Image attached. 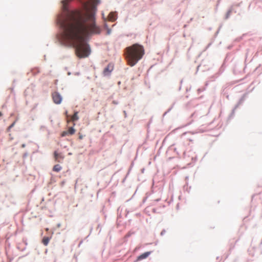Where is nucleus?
I'll return each instance as SVG.
<instances>
[{
  "mask_svg": "<svg viewBox=\"0 0 262 262\" xmlns=\"http://www.w3.org/2000/svg\"><path fill=\"white\" fill-rule=\"evenodd\" d=\"M52 96L53 100L55 103L57 104L61 103L62 97L59 93L55 92L52 93Z\"/></svg>",
  "mask_w": 262,
  "mask_h": 262,
  "instance_id": "f03ea898",
  "label": "nucleus"
},
{
  "mask_svg": "<svg viewBox=\"0 0 262 262\" xmlns=\"http://www.w3.org/2000/svg\"><path fill=\"white\" fill-rule=\"evenodd\" d=\"M61 166L59 164H56L53 167V170L56 172H59L61 169Z\"/></svg>",
  "mask_w": 262,
  "mask_h": 262,
  "instance_id": "6e6552de",
  "label": "nucleus"
},
{
  "mask_svg": "<svg viewBox=\"0 0 262 262\" xmlns=\"http://www.w3.org/2000/svg\"><path fill=\"white\" fill-rule=\"evenodd\" d=\"M50 238L48 237H44L42 239V243L45 245L47 246Z\"/></svg>",
  "mask_w": 262,
  "mask_h": 262,
  "instance_id": "9d476101",
  "label": "nucleus"
},
{
  "mask_svg": "<svg viewBox=\"0 0 262 262\" xmlns=\"http://www.w3.org/2000/svg\"><path fill=\"white\" fill-rule=\"evenodd\" d=\"M15 124V122H13L12 124H11L7 128V131L8 132H10V129H11L12 127H13L14 126Z\"/></svg>",
  "mask_w": 262,
  "mask_h": 262,
  "instance_id": "9b49d317",
  "label": "nucleus"
},
{
  "mask_svg": "<svg viewBox=\"0 0 262 262\" xmlns=\"http://www.w3.org/2000/svg\"><path fill=\"white\" fill-rule=\"evenodd\" d=\"M79 119V117L78 116V112H76L74 114V115L71 117V120L72 121H75Z\"/></svg>",
  "mask_w": 262,
  "mask_h": 262,
  "instance_id": "0eeeda50",
  "label": "nucleus"
},
{
  "mask_svg": "<svg viewBox=\"0 0 262 262\" xmlns=\"http://www.w3.org/2000/svg\"><path fill=\"white\" fill-rule=\"evenodd\" d=\"M116 18L117 14L116 12H111L108 16V20L111 21H114Z\"/></svg>",
  "mask_w": 262,
  "mask_h": 262,
  "instance_id": "423d86ee",
  "label": "nucleus"
},
{
  "mask_svg": "<svg viewBox=\"0 0 262 262\" xmlns=\"http://www.w3.org/2000/svg\"><path fill=\"white\" fill-rule=\"evenodd\" d=\"M82 138H83V136L82 135L79 134V139L80 140H81V139H82Z\"/></svg>",
  "mask_w": 262,
  "mask_h": 262,
  "instance_id": "ddd939ff",
  "label": "nucleus"
},
{
  "mask_svg": "<svg viewBox=\"0 0 262 262\" xmlns=\"http://www.w3.org/2000/svg\"><path fill=\"white\" fill-rule=\"evenodd\" d=\"M54 158L55 160L58 162H60L61 160H63L64 157L60 153H58L56 151H55L54 153Z\"/></svg>",
  "mask_w": 262,
  "mask_h": 262,
  "instance_id": "20e7f679",
  "label": "nucleus"
},
{
  "mask_svg": "<svg viewBox=\"0 0 262 262\" xmlns=\"http://www.w3.org/2000/svg\"><path fill=\"white\" fill-rule=\"evenodd\" d=\"M21 147H25V144H23V145H21Z\"/></svg>",
  "mask_w": 262,
  "mask_h": 262,
  "instance_id": "4468645a",
  "label": "nucleus"
},
{
  "mask_svg": "<svg viewBox=\"0 0 262 262\" xmlns=\"http://www.w3.org/2000/svg\"><path fill=\"white\" fill-rule=\"evenodd\" d=\"M67 131L68 132V134L70 135H72L75 133V129L73 127H69L68 130Z\"/></svg>",
  "mask_w": 262,
  "mask_h": 262,
  "instance_id": "1a4fd4ad",
  "label": "nucleus"
},
{
  "mask_svg": "<svg viewBox=\"0 0 262 262\" xmlns=\"http://www.w3.org/2000/svg\"><path fill=\"white\" fill-rule=\"evenodd\" d=\"M150 252H145V253L141 254L140 255H139L137 257V260L139 261V260H142L143 259H145L150 255Z\"/></svg>",
  "mask_w": 262,
  "mask_h": 262,
  "instance_id": "39448f33",
  "label": "nucleus"
},
{
  "mask_svg": "<svg viewBox=\"0 0 262 262\" xmlns=\"http://www.w3.org/2000/svg\"><path fill=\"white\" fill-rule=\"evenodd\" d=\"M113 70V65L110 63L103 70V74L104 75H109Z\"/></svg>",
  "mask_w": 262,
  "mask_h": 262,
  "instance_id": "7ed1b4c3",
  "label": "nucleus"
},
{
  "mask_svg": "<svg viewBox=\"0 0 262 262\" xmlns=\"http://www.w3.org/2000/svg\"><path fill=\"white\" fill-rule=\"evenodd\" d=\"M144 53L143 46L138 43H135L125 49V58L130 67L135 66L143 57Z\"/></svg>",
  "mask_w": 262,
  "mask_h": 262,
  "instance_id": "f257e3e1",
  "label": "nucleus"
},
{
  "mask_svg": "<svg viewBox=\"0 0 262 262\" xmlns=\"http://www.w3.org/2000/svg\"><path fill=\"white\" fill-rule=\"evenodd\" d=\"M68 135H69L68 134V132L67 130L63 131L61 134V137H65Z\"/></svg>",
  "mask_w": 262,
  "mask_h": 262,
  "instance_id": "f8f14e48",
  "label": "nucleus"
},
{
  "mask_svg": "<svg viewBox=\"0 0 262 262\" xmlns=\"http://www.w3.org/2000/svg\"><path fill=\"white\" fill-rule=\"evenodd\" d=\"M66 115L68 116V115H67V114H68V112H66Z\"/></svg>",
  "mask_w": 262,
  "mask_h": 262,
  "instance_id": "2eb2a0df",
  "label": "nucleus"
}]
</instances>
